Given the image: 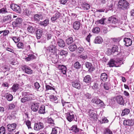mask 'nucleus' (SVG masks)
I'll use <instances>...</instances> for the list:
<instances>
[{
    "instance_id": "obj_27",
    "label": "nucleus",
    "mask_w": 134,
    "mask_h": 134,
    "mask_svg": "<svg viewBox=\"0 0 134 134\" xmlns=\"http://www.w3.org/2000/svg\"><path fill=\"white\" fill-rule=\"evenodd\" d=\"M70 129L71 130L75 133H77L79 131V130L77 128L76 125H73L71 127Z\"/></svg>"
},
{
    "instance_id": "obj_50",
    "label": "nucleus",
    "mask_w": 134,
    "mask_h": 134,
    "mask_svg": "<svg viewBox=\"0 0 134 134\" xmlns=\"http://www.w3.org/2000/svg\"><path fill=\"white\" fill-rule=\"evenodd\" d=\"M68 54V52L67 51L62 50L61 51L60 53V54L61 56L64 55L66 56Z\"/></svg>"
},
{
    "instance_id": "obj_52",
    "label": "nucleus",
    "mask_w": 134,
    "mask_h": 134,
    "mask_svg": "<svg viewBox=\"0 0 134 134\" xmlns=\"http://www.w3.org/2000/svg\"><path fill=\"white\" fill-rule=\"evenodd\" d=\"M86 67L89 69L91 66H92V64L88 62H86L85 64Z\"/></svg>"
},
{
    "instance_id": "obj_36",
    "label": "nucleus",
    "mask_w": 134,
    "mask_h": 134,
    "mask_svg": "<svg viewBox=\"0 0 134 134\" xmlns=\"http://www.w3.org/2000/svg\"><path fill=\"white\" fill-rule=\"evenodd\" d=\"M130 110L127 109H125L124 110L122 111L121 114V115L124 116L125 115L128 114L130 112Z\"/></svg>"
},
{
    "instance_id": "obj_40",
    "label": "nucleus",
    "mask_w": 134,
    "mask_h": 134,
    "mask_svg": "<svg viewBox=\"0 0 134 134\" xmlns=\"http://www.w3.org/2000/svg\"><path fill=\"white\" fill-rule=\"evenodd\" d=\"M100 31V29L98 27L94 28L92 30V32L94 33H98Z\"/></svg>"
},
{
    "instance_id": "obj_31",
    "label": "nucleus",
    "mask_w": 134,
    "mask_h": 134,
    "mask_svg": "<svg viewBox=\"0 0 134 134\" xmlns=\"http://www.w3.org/2000/svg\"><path fill=\"white\" fill-rule=\"evenodd\" d=\"M107 75L105 73H104L101 74L100 78L103 81H106L107 80Z\"/></svg>"
},
{
    "instance_id": "obj_34",
    "label": "nucleus",
    "mask_w": 134,
    "mask_h": 134,
    "mask_svg": "<svg viewBox=\"0 0 134 134\" xmlns=\"http://www.w3.org/2000/svg\"><path fill=\"white\" fill-rule=\"evenodd\" d=\"M82 7L84 10H87L90 8V5L87 3H84L82 5Z\"/></svg>"
},
{
    "instance_id": "obj_58",
    "label": "nucleus",
    "mask_w": 134,
    "mask_h": 134,
    "mask_svg": "<svg viewBox=\"0 0 134 134\" xmlns=\"http://www.w3.org/2000/svg\"><path fill=\"white\" fill-rule=\"evenodd\" d=\"M115 63H116L117 65H118V67L120 65H121L123 63L122 61L121 60H117V61H116Z\"/></svg>"
},
{
    "instance_id": "obj_51",
    "label": "nucleus",
    "mask_w": 134,
    "mask_h": 134,
    "mask_svg": "<svg viewBox=\"0 0 134 134\" xmlns=\"http://www.w3.org/2000/svg\"><path fill=\"white\" fill-rule=\"evenodd\" d=\"M2 31L3 33V36H4L7 35L9 33V31L8 30H3Z\"/></svg>"
},
{
    "instance_id": "obj_56",
    "label": "nucleus",
    "mask_w": 134,
    "mask_h": 134,
    "mask_svg": "<svg viewBox=\"0 0 134 134\" xmlns=\"http://www.w3.org/2000/svg\"><path fill=\"white\" fill-rule=\"evenodd\" d=\"M9 109H14L15 107V105L13 104H10L8 105Z\"/></svg>"
},
{
    "instance_id": "obj_64",
    "label": "nucleus",
    "mask_w": 134,
    "mask_h": 134,
    "mask_svg": "<svg viewBox=\"0 0 134 134\" xmlns=\"http://www.w3.org/2000/svg\"><path fill=\"white\" fill-rule=\"evenodd\" d=\"M48 123L52 124V125H54V121L51 118H50L48 119Z\"/></svg>"
},
{
    "instance_id": "obj_62",
    "label": "nucleus",
    "mask_w": 134,
    "mask_h": 134,
    "mask_svg": "<svg viewBox=\"0 0 134 134\" xmlns=\"http://www.w3.org/2000/svg\"><path fill=\"white\" fill-rule=\"evenodd\" d=\"M108 122V120L106 117L103 118L102 119V121H101V122L102 123H107Z\"/></svg>"
},
{
    "instance_id": "obj_33",
    "label": "nucleus",
    "mask_w": 134,
    "mask_h": 134,
    "mask_svg": "<svg viewBox=\"0 0 134 134\" xmlns=\"http://www.w3.org/2000/svg\"><path fill=\"white\" fill-rule=\"evenodd\" d=\"M27 30L31 34L34 33L35 31L34 28L31 26H29L27 27Z\"/></svg>"
},
{
    "instance_id": "obj_14",
    "label": "nucleus",
    "mask_w": 134,
    "mask_h": 134,
    "mask_svg": "<svg viewBox=\"0 0 134 134\" xmlns=\"http://www.w3.org/2000/svg\"><path fill=\"white\" fill-rule=\"evenodd\" d=\"M66 118L67 119L69 122L72 121L74 118V115L73 113H69L67 114Z\"/></svg>"
},
{
    "instance_id": "obj_1",
    "label": "nucleus",
    "mask_w": 134,
    "mask_h": 134,
    "mask_svg": "<svg viewBox=\"0 0 134 134\" xmlns=\"http://www.w3.org/2000/svg\"><path fill=\"white\" fill-rule=\"evenodd\" d=\"M47 49L53 54L57 53V49L56 45V41L54 38L51 42V44L47 48Z\"/></svg>"
},
{
    "instance_id": "obj_45",
    "label": "nucleus",
    "mask_w": 134,
    "mask_h": 134,
    "mask_svg": "<svg viewBox=\"0 0 134 134\" xmlns=\"http://www.w3.org/2000/svg\"><path fill=\"white\" fill-rule=\"evenodd\" d=\"M5 129L3 126H2L0 128V134H5Z\"/></svg>"
},
{
    "instance_id": "obj_35",
    "label": "nucleus",
    "mask_w": 134,
    "mask_h": 134,
    "mask_svg": "<svg viewBox=\"0 0 134 134\" xmlns=\"http://www.w3.org/2000/svg\"><path fill=\"white\" fill-rule=\"evenodd\" d=\"M91 101L93 103L98 104L100 101V100L96 97H94L92 99Z\"/></svg>"
},
{
    "instance_id": "obj_12",
    "label": "nucleus",
    "mask_w": 134,
    "mask_h": 134,
    "mask_svg": "<svg viewBox=\"0 0 134 134\" xmlns=\"http://www.w3.org/2000/svg\"><path fill=\"white\" fill-rule=\"evenodd\" d=\"M16 126L17 125L15 123L8 124L7 125L8 130L9 131H12L15 129Z\"/></svg>"
},
{
    "instance_id": "obj_28",
    "label": "nucleus",
    "mask_w": 134,
    "mask_h": 134,
    "mask_svg": "<svg viewBox=\"0 0 134 134\" xmlns=\"http://www.w3.org/2000/svg\"><path fill=\"white\" fill-rule=\"evenodd\" d=\"M49 24V20L48 19L44 20L43 21H40V25L44 26H47Z\"/></svg>"
},
{
    "instance_id": "obj_43",
    "label": "nucleus",
    "mask_w": 134,
    "mask_h": 134,
    "mask_svg": "<svg viewBox=\"0 0 134 134\" xmlns=\"http://www.w3.org/2000/svg\"><path fill=\"white\" fill-rule=\"evenodd\" d=\"M17 46L19 49H23L24 47V44L22 42H19L17 44Z\"/></svg>"
},
{
    "instance_id": "obj_24",
    "label": "nucleus",
    "mask_w": 134,
    "mask_h": 134,
    "mask_svg": "<svg viewBox=\"0 0 134 134\" xmlns=\"http://www.w3.org/2000/svg\"><path fill=\"white\" fill-rule=\"evenodd\" d=\"M11 16L10 15L5 16L3 19V22L7 23L11 21Z\"/></svg>"
},
{
    "instance_id": "obj_54",
    "label": "nucleus",
    "mask_w": 134,
    "mask_h": 134,
    "mask_svg": "<svg viewBox=\"0 0 134 134\" xmlns=\"http://www.w3.org/2000/svg\"><path fill=\"white\" fill-rule=\"evenodd\" d=\"M12 39L15 43L18 42L20 40L19 37L17 38L16 37H13L12 38Z\"/></svg>"
},
{
    "instance_id": "obj_49",
    "label": "nucleus",
    "mask_w": 134,
    "mask_h": 134,
    "mask_svg": "<svg viewBox=\"0 0 134 134\" xmlns=\"http://www.w3.org/2000/svg\"><path fill=\"white\" fill-rule=\"evenodd\" d=\"M46 91L48 90H53L54 91L55 90V88L49 85H46Z\"/></svg>"
},
{
    "instance_id": "obj_25",
    "label": "nucleus",
    "mask_w": 134,
    "mask_h": 134,
    "mask_svg": "<svg viewBox=\"0 0 134 134\" xmlns=\"http://www.w3.org/2000/svg\"><path fill=\"white\" fill-rule=\"evenodd\" d=\"M38 112L40 114H44L45 113V106L44 105H42L40 108Z\"/></svg>"
},
{
    "instance_id": "obj_38",
    "label": "nucleus",
    "mask_w": 134,
    "mask_h": 134,
    "mask_svg": "<svg viewBox=\"0 0 134 134\" xmlns=\"http://www.w3.org/2000/svg\"><path fill=\"white\" fill-rule=\"evenodd\" d=\"M19 86L18 84L14 85L12 88L13 91L14 92H16L19 88Z\"/></svg>"
},
{
    "instance_id": "obj_37",
    "label": "nucleus",
    "mask_w": 134,
    "mask_h": 134,
    "mask_svg": "<svg viewBox=\"0 0 134 134\" xmlns=\"http://www.w3.org/2000/svg\"><path fill=\"white\" fill-rule=\"evenodd\" d=\"M6 97L8 100V101H11L12 100L13 96L11 94L7 93H6Z\"/></svg>"
},
{
    "instance_id": "obj_3",
    "label": "nucleus",
    "mask_w": 134,
    "mask_h": 134,
    "mask_svg": "<svg viewBox=\"0 0 134 134\" xmlns=\"http://www.w3.org/2000/svg\"><path fill=\"white\" fill-rule=\"evenodd\" d=\"M10 7L13 11L16 13H20L21 12V9L20 7L18 5L13 3L11 4Z\"/></svg>"
},
{
    "instance_id": "obj_60",
    "label": "nucleus",
    "mask_w": 134,
    "mask_h": 134,
    "mask_svg": "<svg viewBox=\"0 0 134 134\" xmlns=\"http://www.w3.org/2000/svg\"><path fill=\"white\" fill-rule=\"evenodd\" d=\"M104 134H113L112 132L109 129H105Z\"/></svg>"
},
{
    "instance_id": "obj_29",
    "label": "nucleus",
    "mask_w": 134,
    "mask_h": 134,
    "mask_svg": "<svg viewBox=\"0 0 134 134\" xmlns=\"http://www.w3.org/2000/svg\"><path fill=\"white\" fill-rule=\"evenodd\" d=\"M42 31L40 29H38L36 32V34L37 39H39L41 37L42 34Z\"/></svg>"
},
{
    "instance_id": "obj_6",
    "label": "nucleus",
    "mask_w": 134,
    "mask_h": 134,
    "mask_svg": "<svg viewBox=\"0 0 134 134\" xmlns=\"http://www.w3.org/2000/svg\"><path fill=\"white\" fill-rule=\"evenodd\" d=\"M123 125L124 126H133L134 125V120L131 119H125L123 121Z\"/></svg>"
},
{
    "instance_id": "obj_41",
    "label": "nucleus",
    "mask_w": 134,
    "mask_h": 134,
    "mask_svg": "<svg viewBox=\"0 0 134 134\" xmlns=\"http://www.w3.org/2000/svg\"><path fill=\"white\" fill-rule=\"evenodd\" d=\"M31 13V11L28 9L25 10L24 12V14L26 16H29Z\"/></svg>"
},
{
    "instance_id": "obj_46",
    "label": "nucleus",
    "mask_w": 134,
    "mask_h": 134,
    "mask_svg": "<svg viewBox=\"0 0 134 134\" xmlns=\"http://www.w3.org/2000/svg\"><path fill=\"white\" fill-rule=\"evenodd\" d=\"M7 12V9L6 8H3L0 9V14H5Z\"/></svg>"
},
{
    "instance_id": "obj_32",
    "label": "nucleus",
    "mask_w": 134,
    "mask_h": 134,
    "mask_svg": "<svg viewBox=\"0 0 134 134\" xmlns=\"http://www.w3.org/2000/svg\"><path fill=\"white\" fill-rule=\"evenodd\" d=\"M68 48L70 51L71 52L74 51L77 48V47L75 44H72L70 45Z\"/></svg>"
},
{
    "instance_id": "obj_59",
    "label": "nucleus",
    "mask_w": 134,
    "mask_h": 134,
    "mask_svg": "<svg viewBox=\"0 0 134 134\" xmlns=\"http://www.w3.org/2000/svg\"><path fill=\"white\" fill-rule=\"evenodd\" d=\"M34 85L35 88L36 89H38L40 87V86L39 83L37 82H36L34 84Z\"/></svg>"
},
{
    "instance_id": "obj_13",
    "label": "nucleus",
    "mask_w": 134,
    "mask_h": 134,
    "mask_svg": "<svg viewBox=\"0 0 134 134\" xmlns=\"http://www.w3.org/2000/svg\"><path fill=\"white\" fill-rule=\"evenodd\" d=\"M124 42L125 43V45L127 47L131 45L132 43V40L128 38H124Z\"/></svg>"
},
{
    "instance_id": "obj_20",
    "label": "nucleus",
    "mask_w": 134,
    "mask_h": 134,
    "mask_svg": "<svg viewBox=\"0 0 134 134\" xmlns=\"http://www.w3.org/2000/svg\"><path fill=\"white\" fill-rule=\"evenodd\" d=\"M108 65H109L110 67H113V66L118 67V65H117L115 63V61L113 59H111L109 61L108 64Z\"/></svg>"
},
{
    "instance_id": "obj_18",
    "label": "nucleus",
    "mask_w": 134,
    "mask_h": 134,
    "mask_svg": "<svg viewBox=\"0 0 134 134\" xmlns=\"http://www.w3.org/2000/svg\"><path fill=\"white\" fill-rule=\"evenodd\" d=\"M71 84L72 86L78 89H80L81 87L80 84L79 82H78L74 81H72L71 82Z\"/></svg>"
},
{
    "instance_id": "obj_22",
    "label": "nucleus",
    "mask_w": 134,
    "mask_h": 134,
    "mask_svg": "<svg viewBox=\"0 0 134 134\" xmlns=\"http://www.w3.org/2000/svg\"><path fill=\"white\" fill-rule=\"evenodd\" d=\"M43 16L42 15H38V14H35L34 16V18L35 21H39L40 20L43 19Z\"/></svg>"
},
{
    "instance_id": "obj_61",
    "label": "nucleus",
    "mask_w": 134,
    "mask_h": 134,
    "mask_svg": "<svg viewBox=\"0 0 134 134\" xmlns=\"http://www.w3.org/2000/svg\"><path fill=\"white\" fill-rule=\"evenodd\" d=\"M106 53L108 55H110L111 54H113L112 52V50H111V49L110 48H108L107 49Z\"/></svg>"
},
{
    "instance_id": "obj_11",
    "label": "nucleus",
    "mask_w": 134,
    "mask_h": 134,
    "mask_svg": "<svg viewBox=\"0 0 134 134\" xmlns=\"http://www.w3.org/2000/svg\"><path fill=\"white\" fill-rule=\"evenodd\" d=\"M109 23H112L113 24H116L118 23V19L114 16H111L109 18L108 20Z\"/></svg>"
},
{
    "instance_id": "obj_48",
    "label": "nucleus",
    "mask_w": 134,
    "mask_h": 134,
    "mask_svg": "<svg viewBox=\"0 0 134 134\" xmlns=\"http://www.w3.org/2000/svg\"><path fill=\"white\" fill-rule=\"evenodd\" d=\"M98 84L97 83H94L93 85L92 86V88L94 90H97L98 88Z\"/></svg>"
},
{
    "instance_id": "obj_7",
    "label": "nucleus",
    "mask_w": 134,
    "mask_h": 134,
    "mask_svg": "<svg viewBox=\"0 0 134 134\" xmlns=\"http://www.w3.org/2000/svg\"><path fill=\"white\" fill-rule=\"evenodd\" d=\"M115 100L117 103L121 105H124V102L123 97L121 95L116 96L115 97Z\"/></svg>"
},
{
    "instance_id": "obj_39",
    "label": "nucleus",
    "mask_w": 134,
    "mask_h": 134,
    "mask_svg": "<svg viewBox=\"0 0 134 134\" xmlns=\"http://www.w3.org/2000/svg\"><path fill=\"white\" fill-rule=\"evenodd\" d=\"M73 38L70 37L67 38L66 40V43L68 45L70 44L73 42Z\"/></svg>"
},
{
    "instance_id": "obj_42",
    "label": "nucleus",
    "mask_w": 134,
    "mask_h": 134,
    "mask_svg": "<svg viewBox=\"0 0 134 134\" xmlns=\"http://www.w3.org/2000/svg\"><path fill=\"white\" fill-rule=\"evenodd\" d=\"M81 65L78 62H77L74 63V67L76 69H80L81 68Z\"/></svg>"
},
{
    "instance_id": "obj_63",
    "label": "nucleus",
    "mask_w": 134,
    "mask_h": 134,
    "mask_svg": "<svg viewBox=\"0 0 134 134\" xmlns=\"http://www.w3.org/2000/svg\"><path fill=\"white\" fill-rule=\"evenodd\" d=\"M84 50L83 48L81 46L77 48V51L79 53H81Z\"/></svg>"
},
{
    "instance_id": "obj_26",
    "label": "nucleus",
    "mask_w": 134,
    "mask_h": 134,
    "mask_svg": "<svg viewBox=\"0 0 134 134\" xmlns=\"http://www.w3.org/2000/svg\"><path fill=\"white\" fill-rule=\"evenodd\" d=\"M103 41L102 38L99 36H97L96 37L94 42L95 43H100Z\"/></svg>"
},
{
    "instance_id": "obj_55",
    "label": "nucleus",
    "mask_w": 134,
    "mask_h": 134,
    "mask_svg": "<svg viewBox=\"0 0 134 134\" xmlns=\"http://www.w3.org/2000/svg\"><path fill=\"white\" fill-rule=\"evenodd\" d=\"M104 88L106 90H108L109 89V84L107 83H105L104 84Z\"/></svg>"
},
{
    "instance_id": "obj_53",
    "label": "nucleus",
    "mask_w": 134,
    "mask_h": 134,
    "mask_svg": "<svg viewBox=\"0 0 134 134\" xmlns=\"http://www.w3.org/2000/svg\"><path fill=\"white\" fill-rule=\"evenodd\" d=\"M57 127H55L52 129V132L51 134H57Z\"/></svg>"
},
{
    "instance_id": "obj_9",
    "label": "nucleus",
    "mask_w": 134,
    "mask_h": 134,
    "mask_svg": "<svg viewBox=\"0 0 134 134\" xmlns=\"http://www.w3.org/2000/svg\"><path fill=\"white\" fill-rule=\"evenodd\" d=\"M44 127L43 123L41 122H38L35 124L34 129L36 131H38L43 129Z\"/></svg>"
},
{
    "instance_id": "obj_2",
    "label": "nucleus",
    "mask_w": 134,
    "mask_h": 134,
    "mask_svg": "<svg viewBox=\"0 0 134 134\" xmlns=\"http://www.w3.org/2000/svg\"><path fill=\"white\" fill-rule=\"evenodd\" d=\"M129 3L126 0H119L118 4V7L123 10L128 9Z\"/></svg>"
},
{
    "instance_id": "obj_16",
    "label": "nucleus",
    "mask_w": 134,
    "mask_h": 134,
    "mask_svg": "<svg viewBox=\"0 0 134 134\" xmlns=\"http://www.w3.org/2000/svg\"><path fill=\"white\" fill-rule=\"evenodd\" d=\"M83 81L87 83H91L92 82V78L90 76L87 75L84 78Z\"/></svg>"
},
{
    "instance_id": "obj_44",
    "label": "nucleus",
    "mask_w": 134,
    "mask_h": 134,
    "mask_svg": "<svg viewBox=\"0 0 134 134\" xmlns=\"http://www.w3.org/2000/svg\"><path fill=\"white\" fill-rule=\"evenodd\" d=\"M92 95L91 94L87 93L84 94V98L86 99H90Z\"/></svg>"
},
{
    "instance_id": "obj_4",
    "label": "nucleus",
    "mask_w": 134,
    "mask_h": 134,
    "mask_svg": "<svg viewBox=\"0 0 134 134\" xmlns=\"http://www.w3.org/2000/svg\"><path fill=\"white\" fill-rule=\"evenodd\" d=\"M23 96L25 97L27 101H30L34 98V95L30 93L24 92L22 93Z\"/></svg>"
},
{
    "instance_id": "obj_19",
    "label": "nucleus",
    "mask_w": 134,
    "mask_h": 134,
    "mask_svg": "<svg viewBox=\"0 0 134 134\" xmlns=\"http://www.w3.org/2000/svg\"><path fill=\"white\" fill-rule=\"evenodd\" d=\"M73 26L74 29L75 30H78L80 27V23L78 21H76L73 24Z\"/></svg>"
},
{
    "instance_id": "obj_8",
    "label": "nucleus",
    "mask_w": 134,
    "mask_h": 134,
    "mask_svg": "<svg viewBox=\"0 0 134 134\" xmlns=\"http://www.w3.org/2000/svg\"><path fill=\"white\" fill-rule=\"evenodd\" d=\"M22 69L24 71L28 74H31L33 73V71L29 67L26 65H24L22 67Z\"/></svg>"
},
{
    "instance_id": "obj_5",
    "label": "nucleus",
    "mask_w": 134,
    "mask_h": 134,
    "mask_svg": "<svg viewBox=\"0 0 134 134\" xmlns=\"http://www.w3.org/2000/svg\"><path fill=\"white\" fill-rule=\"evenodd\" d=\"M23 20L21 18H17L15 21L12 23V25L14 27H18L20 26L22 23Z\"/></svg>"
},
{
    "instance_id": "obj_21",
    "label": "nucleus",
    "mask_w": 134,
    "mask_h": 134,
    "mask_svg": "<svg viewBox=\"0 0 134 134\" xmlns=\"http://www.w3.org/2000/svg\"><path fill=\"white\" fill-rule=\"evenodd\" d=\"M39 106L38 104L37 103L31 105V109L34 111H37L38 109Z\"/></svg>"
},
{
    "instance_id": "obj_17",
    "label": "nucleus",
    "mask_w": 134,
    "mask_h": 134,
    "mask_svg": "<svg viewBox=\"0 0 134 134\" xmlns=\"http://www.w3.org/2000/svg\"><path fill=\"white\" fill-rule=\"evenodd\" d=\"M59 69L61 71V72L64 74H65L66 71V68L65 66L63 65H58Z\"/></svg>"
},
{
    "instance_id": "obj_30",
    "label": "nucleus",
    "mask_w": 134,
    "mask_h": 134,
    "mask_svg": "<svg viewBox=\"0 0 134 134\" xmlns=\"http://www.w3.org/2000/svg\"><path fill=\"white\" fill-rule=\"evenodd\" d=\"M35 58V56L32 54H30L28 55L27 57L25 58V60L27 61H29Z\"/></svg>"
},
{
    "instance_id": "obj_23",
    "label": "nucleus",
    "mask_w": 134,
    "mask_h": 134,
    "mask_svg": "<svg viewBox=\"0 0 134 134\" xmlns=\"http://www.w3.org/2000/svg\"><path fill=\"white\" fill-rule=\"evenodd\" d=\"M107 19L106 18H102V19L99 20H97L96 23L97 24H100L102 25H104L105 24V22L107 20Z\"/></svg>"
},
{
    "instance_id": "obj_57",
    "label": "nucleus",
    "mask_w": 134,
    "mask_h": 134,
    "mask_svg": "<svg viewBox=\"0 0 134 134\" xmlns=\"http://www.w3.org/2000/svg\"><path fill=\"white\" fill-rule=\"evenodd\" d=\"M117 48L118 47H117L116 46H115L113 47L112 49H111V50H112V53H113L115 52L118 51Z\"/></svg>"
},
{
    "instance_id": "obj_15",
    "label": "nucleus",
    "mask_w": 134,
    "mask_h": 134,
    "mask_svg": "<svg viewBox=\"0 0 134 134\" xmlns=\"http://www.w3.org/2000/svg\"><path fill=\"white\" fill-rule=\"evenodd\" d=\"M57 43L59 46L62 48H64L65 46L64 41L61 39L59 38L57 40Z\"/></svg>"
},
{
    "instance_id": "obj_47",
    "label": "nucleus",
    "mask_w": 134,
    "mask_h": 134,
    "mask_svg": "<svg viewBox=\"0 0 134 134\" xmlns=\"http://www.w3.org/2000/svg\"><path fill=\"white\" fill-rule=\"evenodd\" d=\"M46 36L48 40L51 39L52 37H53V35L52 34L48 33L46 34Z\"/></svg>"
},
{
    "instance_id": "obj_10",
    "label": "nucleus",
    "mask_w": 134,
    "mask_h": 134,
    "mask_svg": "<svg viewBox=\"0 0 134 134\" xmlns=\"http://www.w3.org/2000/svg\"><path fill=\"white\" fill-rule=\"evenodd\" d=\"M88 115L90 118L93 120H96L97 118V115L95 113V111L92 110H89L88 111Z\"/></svg>"
}]
</instances>
